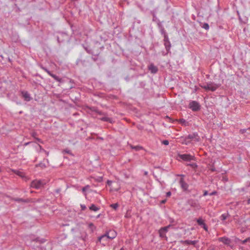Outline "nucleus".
I'll list each match as a JSON object with an SVG mask.
<instances>
[{"label": "nucleus", "mask_w": 250, "mask_h": 250, "mask_svg": "<svg viewBox=\"0 0 250 250\" xmlns=\"http://www.w3.org/2000/svg\"><path fill=\"white\" fill-rule=\"evenodd\" d=\"M99 119L102 121L107 122L110 123L111 124H113L114 123V121L112 118H109L105 116L99 118Z\"/></svg>", "instance_id": "nucleus-19"}, {"label": "nucleus", "mask_w": 250, "mask_h": 250, "mask_svg": "<svg viewBox=\"0 0 250 250\" xmlns=\"http://www.w3.org/2000/svg\"><path fill=\"white\" fill-rule=\"evenodd\" d=\"M179 184L183 191H188V185L185 181L184 179L181 178L179 180Z\"/></svg>", "instance_id": "nucleus-9"}, {"label": "nucleus", "mask_w": 250, "mask_h": 250, "mask_svg": "<svg viewBox=\"0 0 250 250\" xmlns=\"http://www.w3.org/2000/svg\"><path fill=\"white\" fill-rule=\"evenodd\" d=\"M217 194V191H213V192H212L211 193H209V195L210 196H212V195H216Z\"/></svg>", "instance_id": "nucleus-47"}, {"label": "nucleus", "mask_w": 250, "mask_h": 250, "mask_svg": "<svg viewBox=\"0 0 250 250\" xmlns=\"http://www.w3.org/2000/svg\"><path fill=\"white\" fill-rule=\"evenodd\" d=\"M158 20H159L156 17L155 14L154 13H153V19H152V21H155V22H157L158 21Z\"/></svg>", "instance_id": "nucleus-38"}, {"label": "nucleus", "mask_w": 250, "mask_h": 250, "mask_svg": "<svg viewBox=\"0 0 250 250\" xmlns=\"http://www.w3.org/2000/svg\"><path fill=\"white\" fill-rule=\"evenodd\" d=\"M37 133L36 132H33L32 133V136L34 138H36V136H37Z\"/></svg>", "instance_id": "nucleus-48"}, {"label": "nucleus", "mask_w": 250, "mask_h": 250, "mask_svg": "<svg viewBox=\"0 0 250 250\" xmlns=\"http://www.w3.org/2000/svg\"><path fill=\"white\" fill-rule=\"evenodd\" d=\"M36 167H40L42 169H43L46 167L45 164L42 162H41L36 165Z\"/></svg>", "instance_id": "nucleus-27"}, {"label": "nucleus", "mask_w": 250, "mask_h": 250, "mask_svg": "<svg viewBox=\"0 0 250 250\" xmlns=\"http://www.w3.org/2000/svg\"><path fill=\"white\" fill-rule=\"evenodd\" d=\"M117 236L116 232L114 230H109L106 233L98 237V241L101 242L102 240H105L106 242L108 239H113Z\"/></svg>", "instance_id": "nucleus-1"}, {"label": "nucleus", "mask_w": 250, "mask_h": 250, "mask_svg": "<svg viewBox=\"0 0 250 250\" xmlns=\"http://www.w3.org/2000/svg\"><path fill=\"white\" fill-rule=\"evenodd\" d=\"M247 240L248 242H250V237L247 238Z\"/></svg>", "instance_id": "nucleus-60"}, {"label": "nucleus", "mask_w": 250, "mask_h": 250, "mask_svg": "<svg viewBox=\"0 0 250 250\" xmlns=\"http://www.w3.org/2000/svg\"><path fill=\"white\" fill-rule=\"evenodd\" d=\"M208 194V192L207 190H205L204 192L203 196H206Z\"/></svg>", "instance_id": "nucleus-55"}, {"label": "nucleus", "mask_w": 250, "mask_h": 250, "mask_svg": "<svg viewBox=\"0 0 250 250\" xmlns=\"http://www.w3.org/2000/svg\"><path fill=\"white\" fill-rule=\"evenodd\" d=\"M119 205L118 203L112 204L110 205V207L114 210H117Z\"/></svg>", "instance_id": "nucleus-29"}, {"label": "nucleus", "mask_w": 250, "mask_h": 250, "mask_svg": "<svg viewBox=\"0 0 250 250\" xmlns=\"http://www.w3.org/2000/svg\"><path fill=\"white\" fill-rule=\"evenodd\" d=\"M162 144L164 145H168L169 144V142L168 140H164L163 142H162Z\"/></svg>", "instance_id": "nucleus-41"}, {"label": "nucleus", "mask_w": 250, "mask_h": 250, "mask_svg": "<svg viewBox=\"0 0 250 250\" xmlns=\"http://www.w3.org/2000/svg\"><path fill=\"white\" fill-rule=\"evenodd\" d=\"M178 157L185 161H190L194 160L195 157L189 154H178Z\"/></svg>", "instance_id": "nucleus-8"}, {"label": "nucleus", "mask_w": 250, "mask_h": 250, "mask_svg": "<svg viewBox=\"0 0 250 250\" xmlns=\"http://www.w3.org/2000/svg\"><path fill=\"white\" fill-rule=\"evenodd\" d=\"M98 56L92 55L91 59L93 60V61L96 62L98 60Z\"/></svg>", "instance_id": "nucleus-40"}, {"label": "nucleus", "mask_w": 250, "mask_h": 250, "mask_svg": "<svg viewBox=\"0 0 250 250\" xmlns=\"http://www.w3.org/2000/svg\"><path fill=\"white\" fill-rule=\"evenodd\" d=\"M45 184L46 183L44 180H35L31 183L30 187L36 189H39L43 187Z\"/></svg>", "instance_id": "nucleus-4"}, {"label": "nucleus", "mask_w": 250, "mask_h": 250, "mask_svg": "<svg viewBox=\"0 0 250 250\" xmlns=\"http://www.w3.org/2000/svg\"><path fill=\"white\" fill-rule=\"evenodd\" d=\"M36 140L38 141L40 143H42V141L41 139L38 138H35Z\"/></svg>", "instance_id": "nucleus-53"}, {"label": "nucleus", "mask_w": 250, "mask_h": 250, "mask_svg": "<svg viewBox=\"0 0 250 250\" xmlns=\"http://www.w3.org/2000/svg\"><path fill=\"white\" fill-rule=\"evenodd\" d=\"M188 204L192 208L195 209H200L201 207L198 202L192 199L188 200L187 201Z\"/></svg>", "instance_id": "nucleus-7"}, {"label": "nucleus", "mask_w": 250, "mask_h": 250, "mask_svg": "<svg viewBox=\"0 0 250 250\" xmlns=\"http://www.w3.org/2000/svg\"><path fill=\"white\" fill-rule=\"evenodd\" d=\"M89 208L90 210L94 211H97L100 209L99 207L96 206L94 204L91 205Z\"/></svg>", "instance_id": "nucleus-23"}, {"label": "nucleus", "mask_w": 250, "mask_h": 250, "mask_svg": "<svg viewBox=\"0 0 250 250\" xmlns=\"http://www.w3.org/2000/svg\"><path fill=\"white\" fill-rule=\"evenodd\" d=\"M97 114H98L99 115H104V116L107 115L106 113L100 111L99 110H98Z\"/></svg>", "instance_id": "nucleus-39"}, {"label": "nucleus", "mask_w": 250, "mask_h": 250, "mask_svg": "<svg viewBox=\"0 0 250 250\" xmlns=\"http://www.w3.org/2000/svg\"><path fill=\"white\" fill-rule=\"evenodd\" d=\"M178 176H180V177H181V178H184V177H185V175H183V174L178 175Z\"/></svg>", "instance_id": "nucleus-56"}, {"label": "nucleus", "mask_w": 250, "mask_h": 250, "mask_svg": "<svg viewBox=\"0 0 250 250\" xmlns=\"http://www.w3.org/2000/svg\"><path fill=\"white\" fill-rule=\"evenodd\" d=\"M62 153H63V154H64V153H67V154H70V155H73V154H72V153L71 151L70 150H69V149H67V148H66V149H65L63 150V151H62Z\"/></svg>", "instance_id": "nucleus-31"}, {"label": "nucleus", "mask_w": 250, "mask_h": 250, "mask_svg": "<svg viewBox=\"0 0 250 250\" xmlns=\"http://www.w3.org/2000/svg\"><path fill=\"white\" fill-rule=\"evenodd\" d=\"M200 138L197 132H194L192 134H188L187 136L185 137V141L187 142L186 144L190 143L191 141H194L196 142H199Z\"/></svg>", "instance_id": "nucleus-2"}, {"label": "nucleus", "mask_w": 250, "mask_h": 250, "mask_svg": "<svg viewBox=\"0 0 250 250\" xmlns=\"http://www.w3.org/2000/svg\"><path fill=\"white\" fill-rule=\"evenodd\" d=\"M61 36L62 37H66L67 35L66 34H62L61 35Z\"/></svg>", "instance_id": "nucleus-58"}, {"label": "nucleus", "mask_w": 250, "mask_h": 250, "mask_svg": "<svg viewBox=\"0 0 250 250\" xmlns=\"http://www.w3.org/2000/svg\"><path fill=\"white\" fill-rule=\"evenodd\" d=\"M61 191V188H57V189L55 190V193H57L58 194H60Z\"/></svg>", "instance_id": "nucleus-44"}, {"label": "nucleus", "mask_w": 250, "mask_h": 250, "mask_svg": "<svg viewBox=\"0 0 250 250\" xmlns=\"http://www.w3.org/2000/svg\"><path fill=\"white\" fill-rule=\"evenodd\" d=\"M34 241H35L36 242H39L40 243L42 244L44 243L45 241V240L44 239H40V238L38 237L36 238Z\"/></svg>", "instance_id": "nucleus-30"}, {"label": "nucleus", "mask_w": 250, "mask_h": 250, "mask_svg": "<svg viewBox=\"0 0 250 250\" xmlns=\"http://www.w3.org/2000/svg\"><path fill=\"white\" fill-rule=\"evenodd\" d=\"M57 41L59 43H60L64 41L63 40H61L60 37H59V36L57 37Z\"/></svg>", "instance_id": "nucleus-43"}, {"label": "nucleus", "mask_w": 250, "mask_h": 250, "mask_svg": "<svg viewBox=\"0 0 250 250\" xmlns=\"http://www.w3.org/2000/svg\"><path fill=\"white\" fill-rule=\"evenodd\" d=\"M120 250H124L123 248H122Z\"/></svg>", "instance_id": "nucleus-64"}, {"label": "nucleus", "mask_w": 250, "mask_h": 250, "mask_svg": "<svg viewBox=\"0 0 250 250\" xmlns=\"http://www.w3.org/2000/svg\"><path fill=\"white\" fill-rule=\"evenodd\" d=\"M169 222L170 223L169 225H171V227L172 226L175 225V224H176V221L173 218H169Z\"/></svg>", "instance_id": "nucleus-28"}, {"label": "nucleus", "mask_w": 250, "mask_h": 250, "mask_svg": "<svg viewBox=\"0 0 250 250\" xmlns=\"http://www.w3.org/2000/svg\"><path fill=\"white\" fill-rule=\"evenodd\" d=\"M160 32L161 33L162 35H163V37H164V39H167V38H168V35L164 28V27H163V28L161 29L160 30Z\"/></svg>", "instance_id": "nucleus-24"}, {"label": "nucleus", "mask_w": 250, "mask_h": 250, "mask_svg": "<svg viewBox=\"0 0 250 250\" xmlns=\"http://www.w3.org/2000/svg\"><path fill=\"white\" fill-rule=\"evenodd\" d=\"M86 61L85 60L78 59L76 62V64L83 66H85Z\"/></svg>", "instance_id": "nucleus-20"}, {"label": "nucleus", "mask_w": 250, "mask_h": 250, "mask_svg": "<svg viewBox=\"0 0 250 250\" xmlns=\"http://www.w3.org/2000/svg\"><path fill=\"white\" fill-rule=\"evenodd\" d=\"M50 76L53 78L56 81L59 83L63 82V81L62 78H59L58 76L55 74H53L52 73H51V75H50Z\"/></svg>", "instance_id": "nucleus-21"}, {"label": "nucleus", "mask_w": 250, "mask_h": 250, "mask_svg": "<svg viewBox=\"0 0 250 250\" xmlns=\"http://www.w3.org/2000/svg\"><path fill=\"white\" fill-rule=\"evenodd\" d=\"M83 46L84 50L86 51V52L89 54L94 56H98L99 53L98 52H95L91 49H90L88 46H85L84 45H83Z\"/></svg>", "instance_id": "nucleus-13"}, {"label": "nucleus", "mask_w": 250, "mask_h": 250, "mask_svg": "<svg viewBox=\"0 0 250 250\" xmlns=\"http://www.w3.org/2000/svg\"><path fill=\"white\" fill-rule=\"evenodd\" d=\"M130 146L132 149H135L136 151H139L140 150L144 149V147L141 146H134L133 145H130Z\"/></svg>", "instance_id": "nucleus-22"}, {"label": "nucleus", "mask_w": 250, "mask_h": 250, "mask_svg": "<svg viewBox=\"0 0 250 250\" xmlns=\"http://www.w3.org/2000/svg\"><path fill=\"white\" fill-rule=\"evenodd\" d=\"M180 122L181 123H184L186 122V120L184 119H180Z\"/></svg>", "instance_id": "nucleus-54"}, {"label": "nucleus", "mask_w": 250, "mask_h": 250, "mask_svg": "<svg viewBox=\"0 0 250 250\" xmlns=\"http://www.w3.org/2000/svg\"><path fill=\"white\" fill-rule=\"evenodd\" d=\"M202 28L205 29L206 30H208L209 29V25L207 23H203L202 25L201 26Z\"/></svg>", "instance_id": "nucleus-33"}, {"label": "nucleus", "mask_w": 250, "mask_h": 250, "mask_svg": "<svg viewBox=\"0 0 250 250\" xmlns=\"http://www.w3.org/2000/svg\"><path fill=\"white\" fill-rule=\"evenodd\" d=\"M188 106L193 111H198L201 109L199 103L195 101H191L189 104Z\"/></svg>", "instance_id": "nucleus-5"}, {"label": "nucleus", "mask_w": 250, "mask_h": 250, "mask_svg": "<svg viewBox=\"0 0 250 250\" xmlns=\"http://www.w3.org/2000/svg\"><path fill=\"white\" fill-rule=\"evenodd\" d=\"M90 186L89 185H86L85 187H83L82 188L83 192L84 193L88 189H89Z\"/></svg>", "instance_id": "nucleus-37"}, {"label": "nucleus", "mask_w": 250, "mask_h": 250, "mask_svg": "<svg viewBox=\"0 0 250 250\" xmlns=\"http://www.w3.org/2000/svg\"><path fill=\"white\" fill-rule=\"evenodd\" d=\"M171 227V225H169L166 227L161 228L159 230V236L162 238L167 239L166 233L168 231V229Z\"/></svg>", "instance_id": "nucleus-6"}, {"label": "nucleus", "mask_w": 250, "mask_h": 250, "mask_svg": "<svg viewBox=\"0 0 250 250\" xmlns=\"http://www.w3.org/2000/svg\"><path fill=\"white\" fill-rule=\"evenodd\" d=\"M196 221L198 225L203 228L206 231H208V227L207 225L205 223L204 220H203L202 218H199L198 219H197Z\"/></svg>", "instance_id": "nucleus-12"}, {"label": "nucleus", "mask_w": 250, "mask_h": 250, "mask_svg": "<svg viewBox=\"0 0 250 250\" xmlns=\"http://www.w3.org/2000/svg\"><path fill=\"white\" fill-rule=\"evenodd\" d=\"M41 68L44 71H45L48 75H51V73H52L51 71H50L48 69H47L46 67H43L42 66H41Z\"/></svg>", "instance_id": "nucleus-34"}, {"label": "nucleus", "mask_w": 250, "mask_h": 250, "mask_svg": "<svg viewBox=\"0 0 250 250\" xmlns=\"http://www.w3.org/2000/svg\"><path fill=\"white\" fill-rule=\"evenodd\" d=\"M89 109L92 111V112H95L96 113H97L99 109H98V108L97 107H95V106H93V107H89Z\"/></svg>", "instance_id": "nucleus-32"}, {"label": "nucleus", "mask_w": 250, "mask_h": 250, "mask_svg": "<svg viewBox=\"0 0 250 250\" xmlns=\"http://www.w3.org/2000/svg\"><path fill=\"white\" fill-rule=\"evenodd\" d=\"M157 24L158 28H159L160 30L164 27V26L162 24L161 22L159 20H158V21L157 22Z\"/></svg>", "instance_id": "nucleus-36"}, {"label": "nucleus", "mask_w": 250, "mask_h": 250, "mask_svg": "<svg viewBox=\"0 0 250 250\" xmlns=\"http://www.w3.org/2000/svg\"><path fill=\"white\" fill-rule=\"evenodd\" d=\"M81 207L82 208V210H85L86 208L85 205H81Z\"/></svg>", "instance_id": "nucleus-49"}, {"label": "nucleus", "mask_w": 250, "mask_h": 250, "mask_svg": "<svg viewBox=\"0 0 250 250\" xmlns=\"http://www.w3.org/2000/svg\"><path fill=\"white\" fill-rule=\"evenodd\" d=\"M171 192L168 191V192H167V194H166V196H167V197H169V196L171 195Z\"/></svg>", "instance_id": "nucleus-52"}, {"label": "nucleus", "mask_w": 250, "mask_h": 250, "mask_svg": "<svg viewBox=\"0 0 250 250\" xmlns=\"http://www.w3.org/2000/svg\"><path fill=\"white\" fill-rule=\"evenodd\" d=\"M100 215H101V214H99L98 215H97V216L96 218H99V217H100Z\"/></svg>", "instance_id": "nucleus-63"}, {"label": "nucleus", "mask_w": 250, "mask_h": 250, "mask_svg": "<svg viewBox=\"0 0 250 250\" xmlns=\"http://www.w3.org/2000/svg\"><path fill=\"white\" fill-rule=\"evenodd\" d=\"M112 182L111 181H110V180H107V184L108 185V186H110L112 184Z\"/></svg>", "instance_id": "nucleus-51"}, {"label": "nucleus", "mask_w": 250, "mask_h": 250, "mask_svg": "<svg viewBox=\"0 0 250 250\" xmlns=\"http://www.w3.org/2000/svg\"><path fill=\"white\" fill-rule=\"evenodd\" d=\"M239 241L241 242V244H246L247 242V238L244 240H239Z\"/></svg>", "instance_id": "nucleus-45"}, {"label": "nucleus", "mask_w": 250, "mask_h": 250, "mask_svg": "<svg viewBox=\"0 0 250 250\" xmlns=\"http://www.w3.org/2000/svg\"><path fill=\"white\" fill-rule=\"evenodd\" d=\"M21 172H20V171H18V172L17 173V174L19 175H20V176H21Z\"/></svg>", "instance_id": "nucleus-62"}, {"label": "nucleus", "mask_w": 250, "mask_h": 250, "mask_svg": "<svg viewBox=\"0 0 250 250\" xmlns=\"http://www.w3.org/2000/svg\"><path fill=\"white\" fill-rule=\"evenodd\" d=\"M247 204L248 205L250 204V198L247 200Z\"/></svg>", "instance_id": "nucleus-59"}, {"label": "nucleus", "mask_w": 250, "mask_h": 250, "mask_svg": "<svg viewBox=\"0 0 250 250\" xmlns=\"http://www.w3.org/2000/svg\"><path fill=\"white\" fill-rule=\"evenodd\" d=\"M148 69L152 74H156L158 71L157 67L155 66L153 63H151L148 66Z\"/></svg>", "instance_id": "nucleus-15"}, {"label": "nucleus", "mask_w": 250, "mask_h": 250, "mask_svg": "<svg viewBox=\"0 0 250 250\" xmlns=\"http://www.w3.org/2000/svg\"><path fill=\"white\" fill-rule=\"evenodd\" d=\"M12 200L17 202L29 203L31 201V199L29 198L24 199L23 198H12Z\"/></svg>", "instance_id": "nucleus-17"}, {"label": "nucleus", "mask_w": 250, "mask_h": 250, "mask_svg": "<svg viewBox=\"0 0 250 250\" xmlns=\"http://www.w3.org/2000/svg\"><path fill=\"white\" fill-rule=\"evenodd\" d=\"M164 44L166 48V50L167 51V53L170 52V50L171 48V43L169 40L168 37L167 39H164Z\"/></svg>", "instance_id": "nucleus-10"}, {"label": "nucleus", "mask_w": 250, "mask_h": 250, "mask_svg": "<svg viewBox=\"0 0 250 250\" xmlns=\"http://www.w3.org/2000/svg\"><path fill=\"white\" fill-rule=\"evenodd\" d=\"M166 202V200H163L161 201L162 204H165Z\"/></svg>", "instance_id": "nucleus-57"}, {"label": "nucleus", "mask_w": 250, "mask_h": 250, "mask_svg": "<svg viewBox=\"0 0 250 250\" xmlns=\"http://www.w3.org/2000/svg\"><path fill=\"white\" fill-rule=\"evenodd\" d=\"M220 86V84L214 83L209 82L207 83L206 85L201 86L206 91H215Z\"/></svg>", "instance_id": "nucleus-3"}, {"label": "nucleus", "mask_w": 250, "mask_h": 250, "mask_svg": "<svg viewBox=\"0 0 250 250\" xmlns=\"http://www.w3.org/2000/svg\"><path fill=\"white\" fill-rule=\"evenodd\" d=\"M89 227H94V225H93V224H92V223H90V224H89Z\"/></svg>", "instance_id": "nucleus-61"}, {"label": "nucleus", "mask_w": 250, "mask_h": 250, "mask_svg": "<svg viewBox=\"0 0 250 250\" xmlns=\"http://www.w3.org/2000/svg\"><path fill=\"white\" fill-rule=\"evenodd\" d=\"M180 242L182 244L195 245L197 243V241H195V240L192 241V240H185V241L182 240L180 241Z\"/></svg>", "instance_id": "nucleus-18"}, {"label": "nucleus", "mask_w": 250, "mask_h": 250, "mask_svg": "<svg viewBox=\"0 0 250 250\" xmlns=\"http://www.w3.org/2000/svg\"><path fill=\"white\" fill-rule=\"evenodd\" d=\"M97 181L99 182H101L103 181V177H99L97 178Z\"/></svg>", "instance_id": "nucleus-46"}, {"label": "nucleus", "mask_w": 250, "mask_h": 250, "mask_svg": "<svg viewBox=\"0 0 250 250\" xmlns=\"http://www.w3.org/2000/svg\"><path fill=\"white\" fill-rule=\"evenodd\" d=\"M218 241L228 246H229L231 243L230 239L227 237H220L218 238Z\"/></svg>", "instance_id": "nucleus-11"}, {"label": "nucleus", "mask_w": 250, "mask_h": 250, "mask_svg": "<svg viewBox=\"0 0 250 250\" xmlns=\"http://www.w3.org/2000/svg\"><path fill=\"white\" fill-rule=\"evenodd\" d=\"M209 170L212 172H214L216 171V169L213 166H211V167L209 168Z\"/></svg>", "instance_id": "nucleus-42"}, {"label": "nucleus", "mask_w": 250, "mask_h": 250, "mask_svg": "<svg viewBox=\"0 0 250 250\" xmlns=\"http://www.w3.org/2000/svg\"><path fill=\"white\" fill-rule=\"evenodd\" d=\"M187 166H190L195 171L196 170V169L198 167V165L196 163L188 164L187 165Z\"/></svg>", "instance_id": "nucleus-25"}, {"label": "nucleus", "mask_w": 250, "mask_h": 250, "mask_svg": "<svg viewBox=\"0 0 250 250\" xmlns=\"http://www.w3.org/2000/svg\"><path fill=\"white\" fill-rule=\"evenodd\" d=\"M39 147L40 148V151H42L43 152H46V150L45 149H44L43 148H42V146H40V145H39Z\"/></svg>", "instance_id": "nucleus-50"}, {"label": "nucleus", "mask_w": 250, "mask_h": 250, "mask_svg": "<svg viewBox=\"0 0 250 250\" xmlns=\"http://www.w3.org/2000/svg\"><path fill=\"white\" fill-rule=\"evenodd\" d=\"M243 218L241 216L240 217H238L237 215L234 216L233 217V220H234L236 224L239 226H241L243 224V222H245V221H243Z\"/></svg>", "instance_id": "nucleus-14"}, {"label": "nucleus", "mask_w": 250, "mask_h": 250, "mask_svg": "<svg viewBox=\"0 0 250 250\" xmlns=\"http://www.w3.org/2000/svg\"><path fill=\"white\" fill-rule=\"evenodd\" d=\"M21 94L24 101L29 102L31 100V97L27 91H22Z\"/></svg>", "instance_id": "nucleus-16"}, {"label": "nucleus", "mask_w": 250, "mask_h": 250, "mask_svg": "<svg viewBox=\"0 0 250 250\" xmlns=\"http://www.w3.org/2000/svg\"><path fill=\"white\" fill-rule=\"evenodd\" d=\"M131 217L130 211L127 210L125 213V217L126 218H130Z\"/></svg>", "instance_id": "nucleus-35"}, {"label": "nucleus", "mask_w": 250, "mask_h": 250, "mask_svg": "<svg viewBox=\"0 0 250 250\" xmlns=\"http://www.w3.org/2000/svg\"><path fill=\"white\" fill-rule=\"evenodd\" d=\"M229 215V214L228 213H224V214H222L220 217V220L222 221L225 220L227 218V217Z\"/></svg>", "instance_id": "nucleus-26"}]
</instances>
